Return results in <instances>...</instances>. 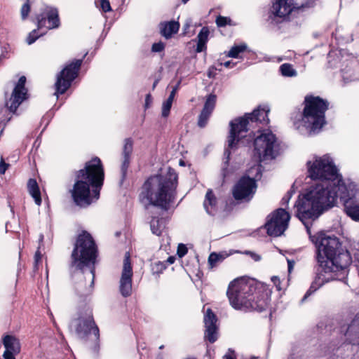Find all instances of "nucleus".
I'll return each instance as SVG.
<instances>
[{"mask_svg": "<svg viewBox=\"0 0 359 359\" xmlns=\"http://www.w3.org/2000/svg\"><path fill=\"white\" fill-rule=\"evenodd\" d=\"M312 180L322 182L309 187L297 205L296 216L309 230L310 220H315L332 208L337 198L348 196L346 187L332 159L323 156L314 161L308 169Z\"/></svg>", "mask_w": 359, "mask_h": 359, "instance_id": "obj_1", "label": "nucleus"}, {"mask_svg": "<svg viewBox=\"0 0 359 359\" xmlns=\"http://www.w3.org/2000/svg\"><path fill=\"white\" fill-rule=\"evenodd\" d=\"M271 290L252 279L239 278L229 284L226 296L236 310L262 312L269 304Z\"/></svg>", "mask_w": 359, "mask_h": 359, "instance_id": "obj_2", "label": "nucleus"}, {"mask_svg": "<svg viewBox=\"0 0 359 359\" xmlns=\"http://www.w3.org/2000/svg\"><path fill=\"white\" fill-rule=\"evenodd\" d=\"M75 182L70 190L71 196L76 205L87 208L93 199H98L104 181V169L97 156L85 163L83 168L74 173Z\"/></svg>", "mask_w": 359, "mask_h": 359, "instance_id": "obj_3", "label": "nucleus"}, {"mask_svg": "<svg viewBox=\"0 0 359 359\" xmlns=\"http://www.w3.org/2000/svg\"><path fill=\"white\" fill-rule=\"evenodd\" d=\"M178 175L169 167L165 175L149 177L141 187L139 199L142 203L168 211L177 197Z\"/></svg>", "mask_w": 359, "mask_h": 359, "instance_id": "obj_4", "label": "nucleus"}, {"mask_svg": "<svg viewBox=\"0 0 359 359\" xmlns=\"http://www.w3.org/2000/svg\"><path fill=\"white\" fill-rule=\"evenodd\" d=\"M312 241L317 248L316 259L322 271L336 272L351 265V256L348 250L341 248L337 236L320 232L313 237Z\"/></svg>", "mask_w": 359, "mask_h": 359, "instance_id": "obj_5", "label": "nucleus"}, {"mask_svg": "<svg viewBox=\"0 0 359 359\" xmlns=\"http://www.w3.org/2000/svg\"><path fill=\"white\" fill-rule=\"evenodd\" d=\"M98 255L97 246L91 234L86 230L77 236L71 254L69 268L72 273L88 268L92 274V284L95 278V264Z\"/></svg>", "mask_w": 359, "mask_h": 359, "instance_id": "obj_6", "label": "nucleus"}, {"mask_svg": "<svg viewBox=\"0 0 359 359\" xmlns=\"http://www.w3.org/2000/svg\"><path fill=\"white\" fill-rule=\"evenodd\" d=\"M269 111L264 108L258 107L252 113L246 114L242 117L236 118L230 121V130L227 136V148L224 150V156H226L224 163L226 166L229 165L231 150L238 149V143L246 136L244 133H247L254 123L256 125L257 123H269Z\"/></svg>", "mask_w": 359, "mask_h": 359, "instance_id": "obj_7", "label": "nucleus"}, {"mask_svg": "<svg viewBox=\"0 0 359 359\" xmlns=\"http://www.w3.org/2000/svg\"><path fill=\"white\" fill-rule=\"evenodd\" d=\"M302 121L311 134H318L327 124L325 112L329 102L319 96L307 95L304 100Z\"/></svg>", "mask_w": 359, "mask_h": 359, "instance_id": "obj_8", "label": "nucleus"}, {"mask_svg": "<svg viewBox=\"0 0 359 359\" xmlns=\"http://www.w3.org/2000/svg\"><path fill=\"white\" fill-rule=\"evenodd\" d=\"M254 155L260 158H270L273 159L278 154L277 138L271 131L262 133L254 138Z\"/></svg>", "mask_w": 359, "mask_h": 359, "instance_id": "obj_9", "label": "nucleus"}, {"mask_svg": "<svg viewBox=\"0 0 359 359\" xmlns=\"http://www.w3.org/2000/svg\"><path fill=\"white\" fill-rule=\"evenodd\" d=\"M257 189V183L254 177L242 175L231 188V195L238 203H249L254 198Z\"/></svg>", "mask_w": 359, "mask_h": 359, "instance_id": "obj_10", "label": "nucleus"}, {"mask_svg": "<svg viewBox=\"0 0 359 359\" xmlns=\"http://www.w3.org/2000/svg\"><path fill=\"white\" fill-rule=\"evenodd\" d=\"M86 55L87 53L81 59H74L67 63L57 74L55 90H69L71 88L73 82L79 76L83 58Z\"/></svg>", "mask_w": 359, "mask_h": 359, "instance_id": "obj_11", "label": "nucleus"}, {"mask_svg": "<svg viewBox=\"0 0 359 359\" xmlns=\"http://www.w3.org/2000/svg\"><path fill=\"white\" fill-rule=\"evenodd\" d=\"M75 331L78 337L83 339H87L88 335L93 332L95 340L98 343L100 340V330L94 320L92 309L87 308L80 313L77 319Z\"/></svg>", "mask_w": 359, "mask_h": 359, "instance_id": "obj_12", "label": "nucleus"}, {"mask_svg": "<svg viewBox=\"0 0 359 359\" xmlns=\"http://www.w3.org/2000/svg\"><path fill=\"white\" fill-rule=\"evenodd\" d=\"M264 224L266 233L271 236H280L287 229L290 215L283 208H278L268 216Z\"/></svg>", "mask_w": 359, "mask_h": 359, "instance_id": "obj_13", "label": "nucleus"}, {"mask_svg": "<svg viewBox=\"0 0 359 359\" xmlns=\"http://www.w3.org/2000/svg\"><path fill=\"white\" fill-rule=\"evenodd\" d=\"M133 267L129 253H126L124 259L121 276L119 281V292L123 297H128L132 294Z\"/></svg>", "mask_w": 359, "mask_h": 359, "instance_id": "obj_14", "label": "nucleus"}, {"mask_svg": "<svg viewBox=\"0 0 359 359\" xmlns=\"http://www.w3.org/2000/svg\"><path fill=\"white\" fill-rule=\"evenodd\" d=\"M38 29L47 28L52 29L59 27L60 25L58 11L57 9L45 10L34 17Z\"/></svg>", "mask_w": 359, "mask_h": 359, "instance_id": "obj_15", "label": "nucleus"}, {"mask_svg": "<svg viewBox=\"0 0 359 359\" xmlns=\"http://www.w3.org/2000/svg\"><path fill=\"white\" fill-rule=\"evenodd\" d=\"M217 317L212 310L208 308L204 315L205 330L204 338L210 344L215 343L218 339Z\"/></svg>", "mask_w": 359, "mask_h": 359, "instance_id": "obj_16", "label": "nucleus"}, {"mask_svg": "<svg viewBox=\"0 0 359 359\" xmlns=\"http://www.w3.org/2000/svg\"><path fill=\"white\" fill-rule=\"evenodd\" d=\"M1 343L5 348L3 358L4 359H15V356L21 351L20 339L15 335L6 334L2 337Z\"/></svg>", "mask_w": 359, "mask_h": 359, "instance_id": "obj_17", "label": "nucleus"}, {"mask_svg": "<svg viewBox=\"0 0 359 359\" xmlns=\"http://www.w3.org/2000/svg\"><path fill=\"white\" fill-rule=\"evenodd\" d=\"M217 96L213 93L209 94L206 97L203 107L198 118V126L203 128L206 126L208 120L215 107Z\"/></svg>", "mask_w": 359, "mask_h": 359, "instance_id": "obj_18", "label": "nucleus"}, {"mask_svg": "<svg viewBox=\"0 0 359 359\" xmlns=\"http://www.w3.org/2000/svg\"><path fill=\"white\" fill-rule=\"evenodd\" d=\"M29 97L28 91H13L11 97L6 100L5 107L9 112L18 115L17 113L18 108Z\"/></svg>", "mask_w": 359, "mask_h": 359, "instance_id": "obj_19", "label": "nucleus"}, {"mask_svg": "<svg viewBox=\"0 0 359 359\" xmlns=\"http://www.w3.org/2000/svg\"><path fill=\"white\" fill-rule=\"evenodd\" d=\"M133 139L130 137L125 139L122 151L123 161L121 166V172L123 180H124L126 177L128 169L130 163V158L133 153Z\"/></svg>", "mask_w": 359, "mask_h": 359, "instance_id": "obj_20", "label": "nucleus"}, {"mask_svg": "<svg viewBox=\"0 0 359 359\" xmlns=\"http://www.w3.org/2000/svg\"><path fill=\"white\" fill-rule=\"evenodd\" d=\"M345 337L349 344H359V317H355L348 325Z\"/></svg>", "mask_w": 359, "mask_h": 359, "instance_id": "obj_21", "label": "nucleus"}, {"mask_svg": "<svg viewBox=\"0 0 359 359\" xmlns=\"http://www.w3.org/2000/svg\"><path fill=\"white\" fill-rule=\"evenodd\" d=\"M344 210L353 221L359 222V204L351 198L344 200Z\"/></svg>", "mask_w": 359, "mask_h": 359, "instance_id": "obj_22", "label": "nucleus"}, {"mask_svg": "<svg viewBox=\"0 0 359 359\" xmlns=\"http://www.w3.org/2000/svg\"><path fill=\"white\" fill-rule=\"evenodd\" d=\"M180 23L176 21L161 22L160 24L161 34L165 39H170L172 34L177 33Z\"/></svg>", "mask_w": 359, "mask_h": 359, "instance_id": "obj_23", "label": "nucleus"}, {"mask_svg": "<svg viewBox=\"0 0 359 359\" xmlns=\"http://www.w3.org/2000/svg\"><path fill=\"white\" fill-rule=\"evenodd\" d=\"M27 189L36 205L41 204V195L39 184L35 179L30 178L27 182Z\"/></svg>", "mask_w": 359, "mask_h": 359, "instance_id": "obj_24", "label": "nucleus"}, {"mask_svg": "<svg viewBox=\"0 0 359 359\" xmlns=\"http://www.w3.org/2000/svg\"><path fill=\"white\" fill-rule=\"evenodd\" d=\"M210 34L209 28L208 27H203L200 30L197 38L198 42L196 46V52L201 53L204 50H206L207 46L206 43L208 41V36Z\"/></svg>", "mask_w": 359, "mask_h": 359, "instance_id": "obj_25", "label": "nucleus"}, {"mask_svg": "<svg viewBox=\"0 0 359 359\" xmlns=\"http://www.w3.org/2000/svg\"><path fill=\"white\" fill-rule=\"evenodd\" d=\"M203 205L208 214H212V210L216 208L217 198L211 189H208L206 192Z\"/></svg>", "mask_w": 359, "mask_h": 359, "instance_id": "obj_26", "label": "nucleus"}, {"mask_svg": "<svg viewBox=\"0 0 359 359\" xmlns=\"http://www.w3.org/2000/svg\"><path fill=\"white\" fill-rule=\"evenodd\" d=\"M324 280L320 276L316 277L315 280L311 283L309 288L302 299V302H305L312 294L317 291L324 284Z\"/></svg>", "mask_w": 359, "mask_h": 359, "instance_id": "obj_27", "label": "nucleus"}, {"mask_svg": "<svg viewBox=\"0 0 359 359\" xmlns=\"http://www.w3.org/2000/svg\"><path fill=\"white\" fill-rule=\"evenodd\" d=\"M324 280L320 276L316 277L315 280L311 283L309 288L302 299V302H305L312 294L317 291L324 284Z\"/></svg>", "mask_w": 359, "mask_h": 359, "instance_id": "obj_28", "label": "nucleus"}, {"mask_svg": "<svg viewBox=\"0 0 359 359\" xmlns=\"http://www.w3.org/2000/svg\"><path fill=\"white\" fill-rule=\"evenodd\" d=\"M177 93V91H170L169 97L165 101L163 102L161 114L163 117L167 118L169 116L170 109L172 107V104Z\"/></svg>", "mask_w": 359, "mask_h": 359, "instance_id": "obj_29", "label": "nucleus"}, {"mask_svg": "<svg viewBox=\"0 0 359 359\" xmlns=\"http://www.w3.org/2000/svg\"><path fill=\"white\" fill-rule=\"evenodd\" d=\"M150 227L152 233L156 236H161L164 228L162 219L153 217L150 222Z\"/></svg>", "mask_w": 359, "mask_h": 359, "instance_id": "obj_30", "label": "nucleus"}, {"mask_svg": "<svg viewBox=\"0 0 359 359\" xmlns=\"http://www.w3.org/2000/svg\"><path fill=\"white\" fill-rule=\"evenodd\" d=\"M353 63L351 62V66L348 69H342V79L344 83H348L353 81H355L358 80V78L356 76L353 69L352 68Z\"/></svg>", "mask_w": 359, "mask_h": 359, "instance_id": "obj_31", "label": "nucleus"}, {"mask_svg": "<svg viewBox=\"0 0 359 359\" xmlns=\"http://www.w3.org/2000/svg\"><path fill=\"white\" fill-rule=\"evenodd\" d=\"M150 268L152 275L159 278L160 275L166 269L167 264L163 262L157 261L151 263Z\"/></svg>", "mask_w": 359, "mask_h": 359, "instance_id": "obj_32", "label": "nucleus"}, {"mask_svg": "<svg viewBox=\"0 0 359 359\" xmlns=\"http://www.w3.org/2000/svg\"><path fill=\"white\" fill-rule=\"evenodd\" d=\"M280 74L285 77H293L297 74V71L294 69L293 65L290 63H283L279 67Z\"/></svg>", "mask_w": 359, "mask_h": 359, "instance_id": "obj_33", "label": "nucleus"}, {"mask_svg": "<svg viewBox=\"0 0 359 359\" xmlns=\"http://www.w3.org/2000/svg\"><path fill=\"white\" fill-rule=\"evenodd\" d=\"M246 49L247 46L245 44L234 46L230 49L228 55L231 57L237 58L239 54L243 53Z\"/></svg>", "mask_w": 359, "mask_h": 359, "instance_id": "obj_34", "label": "nucleus"}, {"mask_svg": "<svg viewBox=\"0 0 359 359\" xmlns=\"http://www.w3.org/2000/svg\"><path fill=\"white\" fill-rule=\"evenodd\" d=\"M38 27L36 29H33L30 32L26 39V42L27 44L31 45L34 43L39 37L43 36L44 34H39Z\"/></svg>", "mask_w": 359, "mask_h": 359, "instance_id": "obj_35", "label": "nucleus"}, {"mask_svg": "<svg viewBox=\"0 0 359 359\" xmlns=\"http://www.w3.org/2000/svg\"><path fill=\"white\" fill-rule=\"evenodd\" d=\"M31 1L30 0H25L20 9L21 18L23 20H26L31 11Z\"/></svg>", "mask_w": 359, "mask_h": 359, "instance_id": "obj_36", "label": "nucleus"}, {"mask_svg": "<svg viewBox=\"0 0 359 359\" xmlns=\"http://www.w3.org/2000/svg\"><path fill=\"white\" fill-rule=\"evenodd\" d=\"M215 22L218 27H224L226 25H231V19L229 17L218 15Z\"/></svg>", "mask_w": 359, "mask_h": 359, "instance_id": "obj_37", "label": "nucleus"}, {"mask_svg": "<svg viewBox=\"0 0 359 359\" xmlns=\"http://www.w3.org/2000/svg\"><path fill=\"white\" fill-rule=\"evenodd\" d=\"M219 255L216 252H212L210 254L208 257V264L210 267H214L216 266L217 263L219 262Z\"/></svg>", "mask_w": 359, "mask_h": 359, "instance_id": "obj_38", "label": "nucleus"}, {"mask_svg": "<svg viewBox=\"0 0 359 359\" xmlns=\"http://www.w3.org/2000/svg\"><path fill=\"white\" fill-rule=\"evenodd\" d=\"M27 82V79L25 76H22L19 78L18 82L16 83L13 90H27L25 88V83Z\"/></svg>", "mask_w": 359, "mask_h": 359, "instance_id": "obj_39", "label": "nucleus"}, {"mask_svg": "<svg viewBox=\"0 0 359 359\" xmlns=\"http://www.w3.org/2000/svg\"><path fill=\"white\" fill-rule=\"evenodd\" d=\"M100 8L104 13L111 11V7L109 0H100Z\"/></svg>", "mask_w": 359, "mask_h": 359, "instance_id": "obj_40", "label": "nucleus"}, {"mask_svg": "<svg viewBox=\"0 0 359 359\" xmlns=\"http://www.w3.org/2000/svg\"><path fill=\"white\" fill-rule=\"evenodd\" d=\"M42 255L39 250H37L34 254V269L38 270L39 264L41 263Z\"/></svg>", "mask_w": 359, "mask_h": 359, "instance_id": "obj_41", "label": "nucleus"}, {"mask_svg": "<svg viewBox=\"0 0 359 359\" xmlns=\"http://www.w3.org/2000/svg\"><path fill=\"white\" fill-rule=\"evenodd\" d=\"M187 252L188 248L184 244L180 243L178 245L177 255H178L179 257H183L187 253Z\"/></svg>", "mask_w": 359, "mask_h": 359, "instance_id": "obj_42", "label": "nucleus"}, {"mask_svg": "<svg viewBox=\"0 0 359 359\" xmlns=\"http://www.w3.org/2000/svg\"><path fill=\"white\" fill-rule=\"evenodd\" d=\"M164 48H165V44L163 42L160 41L158 43H154L152 45L151 50L155 53H159V52L163 51L164 50Z\"/></svg>", "mask_w": 359, "mask_h": 359, "instance_id": "obj_43", "label": "nucleus"}, {"mask_svg": "<svg viewBox=\"0 0 359 359\" xmlns=\"http://www.w3.org/2000/svg\"><path fill=\"white\" fill-rule=\"evenodd\" d=\"M235 352L234 351L229 350V353L225 354L223 356V359H236ZM250 359H259V357L257 356H251Z\"/></svg>", "mask_w": 359, "mask_h": 359, "instance_id": "obj_44", "label": "nucleus"}, {"mask_svg": "<svg viewBox=\"0 0 359 359\" xmlns=\"http://www.w3.org/2000/svg\"><path fill=\"white\" fill-rule=\"evenodd\" d=\"M271 281L273 282L274 285H276V287L278 290H281V287H280V278L278 276H273L271 278Z\"/></svg>", "mask_w": 359, "mask_h": 359, "instance_id": "obj_45", "label": "nucleus"}, {"mask_svg": "<svg viewBox=\"0 0 359 359\" xmlns=\"http://www.w3.org/2000/svg\"><path fill=\"white\" fill-rule=\"evenodd\" d=\"M152 103V97L151 94H147L145 97V104L144 107L145 109H148L150 107L151 104Z\"/></svg>", "mask_w": 359, "mask_h": 359, "instance_id": "obj_46", "label": "nucleus"}, {"mask_svg": "<svg viewBox=\"0 0 359 359\" xmlns=\"http://www.w3.org/2000/svg\"><path fill=\"white\" fill-rule=\"evenodd\" d=\"M8 164L6 163L3 160L0 162V173L4 174L8 167Z\"/></svg>", "mask_w": 359, "mask_h": 359, "instance_id": "obj_47", "label": "nucleus"}, {"mask_svg": "<svg viewBox=\"0 0 359 359\" xmlns=\"http://www.w3.org/2000/svg\"><path fill=\"white\" fill-rule=\"evenodd\" d=\"M175 257L174 256H170L164 262L167 264V266L168 264H172L175 262Z\"/></svg>", "mask_w": 359, "mask_h": 359, "instance_id": "obj_48", "label": "nucleus"}, {"mask_svg": "<svg viewBox=\"0 0 359 359\" xmlns=\"http://www.w3.org/2000/svg\"><path fill=\"white\" fill-rule=\"evenodd\" d=\"M218 254L219 255V262L223 261L229 255L228 254H225L224 252H219Z\"/></svg>", "mask_w": 359, "mask_h": 359, "instance_id": "obj_49", "label": "nucleus"}, {"mask_svg": "<svg viewBox=\"0 0 359 359\" xmlns=\"http://www.w3.org/2000/svg\"><path fill=\"white\" fill-rule=\"evenodd\" d=\"M67 91H55L53 94V96H55L57 99L59 98L60 95H64Z\"/></svg>", "mask_w": 359, "mask_h": 359, "instance_id": "obj_50", "label": "nucleus"}, {"mask_svg": "<svg viewBox=\"0 0 359 359\" xmlns=\"http://www.w3.org/2000/svg\"><path fill=\"white\" fill-rule=\"evenodd\" d=\"M251 255H252V257L254 258V259L255 261H259L260 259V256L257 255V254H255V253H252V252H250Z\"/></svg>", "mask_w": 359, "mask_h": 359, "instance_id": "obj_51", "label": "nucleus"}, {"mask_svg": "<svg viewBox=\"0 0 359 359\" xmlns=\"http://www.w3.org/2000/svg\"><path fill=\"white\" fill-rule=\"evenodd\" d=\"M287 263H288V271L290 272L293 268L292 262L291 261L288 260Z\"/></svg>", "mask_w": 359, "mask_h": 359, "instance_id": "obj_52", "label": "nucleus"}, {"mask_svg": "<svg viewBox=\"0 0 359 359\" xmlns=\"http://www.w3.org/2000/svg\"><path fill=\"white\" fill-rule=\"evenodd\" d=\"M224 65H225L226 67H229V65H230V62H225Z\"/></svg>", "mask_w": 359, "mask_h": 359, "instance_id": "obj_53", "label": "nucleus"}, {"mask_svg": "<svg viewBox=\"0 0 359 359\" xmlns=\"http://www.w3.org/2000/svg\"><path fill=\"white\" fill-rule=\"evenodd\" d=\"M189 0H182L183 4H187Z\"/></svg>", "mask_w": 359, "mask_h": 359, "instance_id": "obj_54", "label": "nucleus"}, {"mask_svg": "<svg viewBox=\"0 0 359 359\" xmlns=\"http://www.w3.org/2000/svg\"><path fill=\"white\" fill-rule=\"evenodd\" d=\"M157 83V81H156L153 85V88H154L156 87V83Z\"/></svg>", "mask_w": 359, "mask_h": 359, "instance_id": "obj_55", "label": "nucleus"}, {"mask_svg": "<svg viewBox=\"0 0 359 359\" xmlns=\"http://www.w3.org/2000/svg\"><path fill=\"white\" fill-rule=\"evenodd\" d=\"M180 164L181 165H183L184 164V162L182 161H180Z\"/></svg>", "mask_w": 359, "mask_h": 359, "instance_id": "obj_56", "label": "nucleus"}, {"mask_svg": "<svg viewBox=\"0 0 359 359\" xmlns=\"http://www.w3.org/2000/svg\"><path fill=\"white\" fill-rule=\"evenodd\" d=\"M172 90H177V88H176V87H174V88H172Z\"/></svg>", "mask_w": 359, "mask_h": 359, "instance_id": "obj_57", "label": "nucleus"}]
</instances>
